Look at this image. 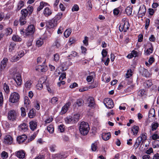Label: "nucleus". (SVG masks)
Wrapping results in <instances>:
<instances>
[{
  "label": "nucleus",
  "mask_w": 159,
  "mask_h": 159,
  "mask_svg": "<svg viewBox=\"0 0 159 159\" xmlns=\"http://www.w3.org/2000/svg\"><path fill=\"white\" fill-rule=\"evenodd\" d=\"M35 27L34 25H31L28 26L25 30V36L33 34L35 31Z\"/></svg>",
  "instance_id": "nucleus-5"
},
{
  "label": "nucleus",
  "mask_w": 159,
  "mask_h": 159,
  "mask_svg": "<svg viewBox=\"0 0 159 159\" xmlns=\"http://www.w3.org/2000/svg\"><path fill=\"white\" fill-rule=\"evenodd\" d=\"M72 123H75L78 121L80 117L79 114H74L73 116H71Z\"/></svg>",
  "instance_id": "nucleus-25"
},
{
  "label": "nucleus",
  "mask_w": 159,
  "mask_h": 159,
  "mask_svg": "<svg viewBox=\"0 0 159 159\" xmlns=\"http://www.w3.org/2000/svg\"><path fill=\"white\" fill-rule=\"evenodd\" d=\"M13 79L15 81L18 86H20L22 83L21 76L19 73H15L13 76Z\"/></svg>",
  "instance_id": "nucleus-7"
},
{
  "label": "nucleus",
  "mask_w": 159,
  "mask_h": 159,
  "mask_svg": "<svg viewBox=\"0 0 159 159\" xmlns=\"http://www.w3.org/2000/svg\"><path fill=\"white\" fill-rule=\"evenodd\" d=\"M54 45L58 48L61 46L59 40L57 39L55 40L54 43Z\"/></svg>",
  "instance_id": "nucleus-60"
},
{
  "label": "nucleus",
  "mask_w": 159,
  "mask_h": 159,
  "mask_svg": "<svg viewBox=\"0 0 159 159\" xmlns=\"http://www.w3.org/2000/svg\"><path fill=\"white\" fill-rule=\"evenodd\" d=\"M93 75H89L87 76L86 80L88 82H91L93 79Z\"/></svg>",
  "instance_id": "nucleus-64"
},
{
  "label": "nucleus",
  "mask_w": 159,
  "mask_h": 159,
  "mask_svg": "<svg viewBox=\"0 0 159 159\" xmlns=\"http://www.w3.org/2000/svg\"><path fill=\"white\" fill-rule=\"evenodd\" d=\"M43 43V39L40 38L37 40L36 42V45L38 47L41 46Z\"/></svg>",
  "instance_id": "nucleus-34"
},
{
  "label": "nucleus",
  "mask_w": 159,
  "mask_h": 159,
  "mask_svg": "<svg viewBox=\"0 0 159 159\" xmlns=\"http://www.w3.org/2000/svg\"><path fill=\"white\" fill-rule=\"evenodd\" d=\"M37 132H34L32 135L28 139V142H31L33 140H34L35 137H36L37 134Z\"/></svg>",
  "instance_id": "nucleus-39"
},
{
  "label": "nucleus",
  "mask_w": 159,
  "mask_h": 159,
  "mask_svg": "<svg viewBox=\"0 0 159 159\" xmlns=\"http://www.w3.org/2000/svg\"><path fill=\"white\" fill-rule=\"evenodd\" d=\"M47 129L50 133H53L54 130L53 125H50L48 126L47 127Z\"/></svg>",
  "instance_id": "nucleus-40"
},
{
  "label": "nucleus",
  "mask_w": 159,
  "mask_h": 159,
  "mask_svg": "<svg viewBox=\"0 0 159 159\" xmlns=\"http://www.w3.org/2000/svg\"><path fill=\"white\" fill-rule=\"evenodd\" d=\"M18 116V113L15 110H10L8 112L7 118L11 121H14L16 120Z\"/></svg>",
  "instance_id": "nucleus-3"
},
{
  "label": "nucleus",
  "mask_w": 159,
  "mask_h": 159,
  "mask_svg": "<svg viewBox=\"0 0 159 159\" xmlns=\"http://www.w3.org/2000/svg\"><path fill=\"white\" fill-rule=\"evenodd\" d=\"M30 103V102L28 98L27 97H25L24 98V103L26 105V107H27V106L29 105Z\"/></svg>",
  "instance_id": "nucleus-47"
},
{
  "label": "nucleus",
  "mask_w": 159,
  "mask_h": 159,
  "mask_svg": "<svg viewBox=\"0 0 159 159\" xmlns=\"http://www.w3.org/2000/svg\"><path fill=\"white\" fill-rule=\"evenodd\" d=\"M19 94L16 92H14L11 94L9 98V102L12 103H15L18 102L20 99Z\"/></svg>",
  "instance_id": "nucleus-4"
},
{
  "label": "nucleus",
  "mask_w": 159,
  "mask_h": 159,
  "mask_svg": "<svg viewBox=\"0 0 159 159\" xmlns=\"http://www.w3.org/2000/svg\"><path fill=\"white\" fill-rule=\"evenodd\" d=\"M27 136L25 134L20 135L17 137L16 140L18 143L20 144L23 143L27 139Z\"/></svg>",
  "instance_id": "nucleus-11"
},
{
  "label": "nucleus",
  "mask_w": 159,
  "mask_h": 159,
  "mask_svg": "<svg viewBox=\"0 0 159 159\" xmlns=\"http://www.w3.org/2000/svg\"><path fill=\"white\" fill-rule=\"evenodd\" d=\"M129 25L128 20L126 18H124L122 20V22L120 24L119 27V30L120 32H126L129 29Z\"/></svg>",
  "instance_id": "nucleus-2"
},
{
  "label": "nucleus",
  "mask_w": 159,
  "mask_h": 159,
  "mask_svg": "<svg viewBox=\"0 0 159 159\" xmlns=\"http://www.w3.org/2000/svg\"><path fill=\"white\" fill-rule=\"evenodd\" d=\"M35 107L36 109L37 110H39L40 108V102L39 101L36 100L35 103Z\"/></svg>",
  "instance_id": "nucleus-59"
},
{
  "label": "nucleus",
  "mask_w": 159,
  "mask_h": 159,
  "mask_svg": "<svg viewBox=\"0 0 159 159\" xmlns=\"http://www.w3.org/2000/svg\"><path fill=\"white\" fill-rule=\"evenodd\" d=\"M60 58L59 55L58 54L56 53L54 55V61H58Z\"/></svg>",
  "instance_id": "nucleus-57"
},
{
  "label": "nucleus",
  "mask_w": 159,
  "mask_h": 159,
  "mask_svg": "<svg viewBox=\"0 0 159 159\" xmlns=\"http://www.w3.org/2000/svg\"><path fill=\"white\" fill-rule=\"evenodd\" d=\"M111 137V134L110 132L107 133H103L102 134V139L105 141L109 139Z\"/></svg>",
  "instance_id": "nucleus-22"
},
{
  "label": "nucleus",
  "mask_w": 159,
  "mask_h": 159,
  "mask_svg": "<svg viewBox=\"0 0 159 159\" xmlns=\"http://www.w3.org/2000/svg\"><path fill=\"white\" fill-rule=\"evenodd\" d=\"M147 134L146 133H144V134H142L140 135L139 137H141L142 140V143L144 142L147 139Z\"/></svg>",
  "instance_id": "nucleus-55"
},
{
  "label": "nucleus",
  "mask_w": 159,
  "mask_h": 159,
  "mask_svg": "<svg viewBox=\"0 0 159 159\" xmlns=\"http://www.w3.org/2000/svg\"><path fill=\"white\" fill-rule=\"evenodd\" d=\"M20 110L21 116L23 117H25L26 115L25 109L23 107H21L20 108Z\"/></svg>",
  "instance_id": "nucleus-53"
},
{
  "label": "nucleus",
  "mask_w": 159,
  "mask_h": 159,
  "mask_svg": "<svg viewBox=\"0 0 159 159\" xmlns=\"http://www.w3.org/2000/svg\"><path fill=\"white\" fill-rule=\"evenodd\" d=\"M150 22V20L149 19H146L145 20V28L146 29H147L148 28Z\"/></svg>",
  "instance_id": "nucleus-58"
},
{
  "label": "nucleus",
  "mask_w": 159,
  "mask_h": 159,
  "mask_svg": "<svg viewBox=\"0 0 159 159\" xmlns=\"http://www.w3.org/2000/svg\"><path fill=\"white\" fill-rule=\"evenodd\" d=\"M140 72L143 76L146 77H148L151 76V74L148 70L144 68H141L140 70Z\"/></svg>",
  "instance_id": "nucleus-14"
},
{
  "label": "nucleus",
  "mask_w": 159,
  "mask_h": 159,
  "mask_svg": "<svg viewBox=\"0 0 159 159\" xmlns=\"http://www.w3.org/2000/svg\"><path fill=\"white\" fill-rule=\"evenodd\" d=\"M139 129V127L138 126L134 125L132 128V131L133 133V134L134 135L137 134Z\"/></svg>",
  "instance_id": "nucleus-30"
},
{
  "label": "nucleus",
  "mask_w": 159,
  "mask_h": 159,
  "mask_svg": "<svg viewBox=\"0 0 159 159\" xmlns=\"http://www.w3.org/2000/svg\"><path fill=\"white\" fill-rule=\"evenodd\" d=\"M12 32V29L10 28H7L6 30V33L7 35H9L11 34Z\"/></svg>",
  "instance_id": "nucleus-62"
},
{
  "label": "nucleus",
  "mask_w": 159,
  "mask_h": 159,
  "mask_svg": "<svg viewBox=\"0 0 159 159\" xmlns=\"http://www.w3.org/2000/svg\"><path fill=\"white\" fill-rule=\"evenodd\" d=\"M71 32V30L70 29H67L64 32V36L66 38H68L70 35Z\"/></svg>",
  "instance_id": "nucleus-32"
},
{
  "label": "nucleus",
  "mask_w": 159,
  "mask_h": 159,
  "mask_svg": "<svg viewBox=\"0 0 159 159\" xmlns=\"http://www.w3.org/2000/svg\"><path fill=\"white\" fill-rule=\"evenodd\" d=\"M132 71L131 70L129 69L127 71V73L126 74V77L127 78H129L132 75Z\"/></svg>",
  "instance_id": "nucleus-48"
},
{
  "label": "nucleus",
  "mask_w": 159,
  "mask_h": 159,
  "mask_svg": "<svg viewBox=\"0 0 159 159\" xmlns=\"http://www.w3.org/2000/svg\"><path fill=\"white\" fill-rule=\"evenodd\" d=\"M2 157L4 159H6L8 157V154L7 152L5 151H3L1 154Z\"/></svg>",
  "instance_id": "nucleus-54"
},
{
  "label": "nucleus",
  "mask_w": 159,
  "mask_h": 159,
  "mask_svg": "<svg viewBox=\"0 0 159 159\" xmlns=\"http://www.w3.org/2000/svg\"><path fill=\"white\" fill-rule=\"evenodd\" d=\"M45 61L43 62L42 65H38L36 67L35 70L36 71H38L39 72H44L45 71L46 69L44 68L43 65L44 64Z\"/></svg>",
  "instance_id": "nucleus-20"
},
{
  "label": "nucleus",
  "mask_w": 159,
  "mask_h": 159,
  "mask_svg": "<svg viewBox=\"0 0 159 159\" xmlns=\"http://www.w3.org/2000/svg\"><path fill=\"white\" fill-rule=\"evenodd\" d=\"M71 105L70 102H68L62 108L61 113L62 114L65 113L68 111V108Z\"/></svg>",
  "instance_id": "nucleus-17"
},
{
  "label": "nucleus",
  "mask_w": 159,
  "mask_h": 159,
  "mask_svg": "<svg viewBox=\"0 0 159 159\" xmlns=\"http://www.w3.org/2000/svg\"><path fill=\"white\" fill-rule=\"evenodd\" d=\"M87 102L88 106L91 108L93 107L95 104L94 98L92 97H89L88 98Z\"/></svg>",
  "instance_id": "nucleus-15"
},
{
  "label": "nucleus",
  "mask_w": 159,
  "mask_h": 159,
  "mask_svg": "<svg viewBox=\"0 0 159 159\" xmlns=\"http://www.w3.org/2000/svg\"><path fill=\"white\" fill-rule=\"evenodd\" d=\"M142 140L141 137H139L137 139L134 145V147L137 149L139 146Z\"/></svg>",
  "instance_id": "nucleus-28"
},
{
  "label": "nucleus",
  "mask_w": 159,
  "mask_h": 159,
  "mask_svg": "<svg viewBox=\"0 0 159 159\" xmlns=\"http://www.w3.org/2000/svg\"><path fill=\"white\" fill-rule=\"evenodd\" d=\"M46 77H42L40 78L39 81V82L40 83L43 84L45 83Z\"/></svg>",
  "instance_id": "nucleus-50"
},
{
  "label": "nucleus",
  "mask_w": 159,
  "mask_h": 159,
  "mask_svg": "<svg viewBox=\"0 0 159 159\" xmlns=\"http://www.w3.org/2000/svg\"><path fill=\"white\" fill-rule=\"evenodd\" d=\"M65 121L66 123L69 124L70 123H72V120L71 117L70 116H67L65 119Z\"/></svg>",
  "instance_id": "nucleus-44"
},
{
  "label": "nucleus",
  "mask_w": 159,
  "mask_h": 159,
  "mask_svg": "<svg viewBox=\"0 0 159 159\" xmlns=\"http://www.w3.org/2000/svg\"><path fill=\"white\" fill-rule=\"evenodd\" d=\"M98 148L97 144L96 143H94L92 144L91 149L93 151H95Z\"/></svg>",
  "instance_id": "nucleus-46"
},
{
  "label": "nucleus",
  "mask_w": 159,
  "mask_h": 159,
  "mask_svg": "<svg viewBox=\"0 0 159 159\" xmlns=\"http://www.w3.org/2000/svg\"><path fill=\"white\" fill-rule=\"evenodd\" d=\"M19 130L22 132H26L28 129V125L25 123H23L19 125Z\"/></svg>",
  "instance_id": "nucleus-16"
},
{
  "label": "nucleus",
  "mask_w": 159,
  "mask_h": 159,
  "mask_svg": "<svg viewBox=\"0 0 159 159\" xmlns=\"http://www.w3.org/2000/svg\"><path fill=\"white\" fill-rule=\"evenodd\" d=\"M30 127V129L33 131L36 128L37 122L35 121L32 120L29 122Z\"/></svg>",
  "instance_id": "nucleus-21"
},
{
  "label": "nucleus",
  "mask_w": 159,
  "mask_h": 159,
  "mask_svg": "<svg viewBox=\"0 0 159 159\" xmlns=\"http://www.w3.org/2000/svg\"><path fill=\"white\" fill-rule=\"evenodd\" d=\"M57 23L53 19L49 20L48 22V27L49 28H53L57 26Z\"/></svg>",
  "instance_id": "nucleus-19"
},
{
  "label": "nucleus",
  "mask_w": 159,
  "mask_h": 159,
  "mask_svg": "<svg viewBox=\"0 0 159 159\" xmlns=\"http://www.w3.org/2000/svg\"><path fill=\"white\" fill-rule=\"evenodd\" d=\"M31 84L30 81L28 80L25 83V86L27 89H29L31 87Z\"/></svg>",
  "instance_id": "nucleus-43"
},
{
  "label": "nucleus",
  "mask_w": 159,
  "mask_h": 159,
  "mask_svg": "<svg viewBox=\"0 0 159 159\" xmlns=\"http://www.w3.org/2000/svg\"><path fill=\"white\" fill-rule=\"evenodd\" d=\"M21 17L26 18L28 15H29V13L27 9H24L21 10Z\"/></svg>",
  "instance_id": "nucleus-27"
},
{
  "label": "nucleus",
  "mask_w": 159,
  "mask_h": 159,
  "mask_svg": "<svg viewBox=\"0 0 159 159\" xmlns=\"http://www.w3.org/2000/svg\"><path fill=\"white\" fill-rule=\"evenodd\" d=\"M13 138L10 135H6L4 138L3 143L5 144H11L13 142Z\"/></svg>",
  "instance_id": "nucleus-9"
},
{
  "label": "nucleus",
  "mask_w": 159,
  "mask_h": 159,
  "mask_svg": "<svg viewBox=\"0 0 159 159\" xmlns=\"http://www.w3.org/2000/svg\"><path fill=\"white\" fill-rule=\"evenodd\" d=\"M48 3L43 2H40L39 6L38 7L37 11H40L45 6H46Z\"/></svg>",
  "instance_id": "nucleus-29"
},
{
  "label": "nucleus",
  "mask_w": 159,
  "mask_h": 159,
  "mask_svg": "<svg viewBox=\"0 0 159 159\" xmlns=\"http://www.w3.org/2000/svg\"><path fill=\"white\" fill-rule=\"evenodd\" d=\"M20 57L17 55H15L12 57L11 58V61L14 62L18 60Z\"/></svg>",
  "instance_id": "nucleus-51"
},
{
  "label": "nucleus",
  "mask_w": 159,
  "mask_h": 159,
  "mask_svg": "<svg viewBox=\"0 0 159 159\" xmlns=\"http://www.w3.org/2000/svg\"><path fill=\"white\" fill-rule=\"evenodd\" d=\"M8 61V59L7 58H4L0 63V70L1 71L6 67Z\"/></svg>",
  "instance_id": "nucleus-10"
},
{
  "label": "nucleus",
  "mask_w": 159,
  "mask_h": 159,
  "mask_svg": "<svg viewBox=\"0 0 159 159\" xmlns=\"http://www.w3.org/2000/svg\"><path fill=\"white\" fill-rule=\"evenodd\" d=\"M17 48L16 44L14 42H11L9 46V52H15Z\"/></svg>",
  "instance_id": "nucleus-18"
},
{
  "label": "nucleus",
  "mask_w": 159,
  "mask_h": 159,
  "mask_svg": "<svg viewBox=\"0 0 159 159\" xmlns=\"http://www.w3.org/2000/svg\"><path fill=\"white\" fill-rule=\"evenodd\" d=\"M24 2L21 0H20L18 2L17 5V7L16 9V11L20 10L24 6Z\"/></svg>",
  "instance_id": "nucleus-26"
},
{
  "label": "nucleus",
  "mask_w": 159,
  "mask_h": 159,
  "mask_svg": "<svg viewBox=\"0 0 159 159\" xmlns=\"http://www.w3.org/2000/svg\"><path fill=\"white\" fill-rule=\"evenodd\" d=\"M26 9H27V10L28 11L29 15H30L33 11V7L32 6H29Z\"/></svg>",
  "instance_id": "nucleus-52"
},
{
  "label": "nucleus",
  "mask_w": 159,
  "mask_h": 159,
  "mask_svg": "<svg viewBox=\"0 0 159 159\" xmlns=\"http://www.w3.org/2000/svg\"><path fill=\"white\" fill-rule=\"evenodd\" d=\"M77 56V53L75 51L72 52V53L69 55L67 57L68 59L70 60L73 57H75Z\"/></svg>",
  "instance_id": "nucleus-36"
},
{
  "label": "nucleus",
  "mask_w": 159,
  "mask_h": 159,
  "mask_svg": "<svg viewBox=\"0 0 159 159\" xmlns=\"http://www.w3.org/2000/svg\"><path fill=\"white\" fill-rule=\"evenodd\" d=\"M58 101V98L56 97H54L51 99L50 102L52 104L56 105Z\"/></svg>",
  "instance_id": "nucleus-45"
},
{
  "label": "nucleus",
  "mask_w": 159,
  "mask_h": 159,
  "mask_svg": "<svg viewBox=\"0 0 159 159\" xmlns=\"http://www.w3.org/2000/svg\"><path fill=\"white\" fill-rule=\"evenodd\" d=\"M146 9L144 5H142L140 7L138 12L139 17H142L145 15Z\"/></svg>",
  "instance_id": "nucleus-8"
},
{
  "label": "nucleus",
  "mask_w": 159,
  "mask_h": 159,
  "mask_svg": "<svg viewBox=\"0 0 159 159\" xmlns=\"http://www.w3.org/2000/svg\"><path fill=\"white\" fill-rule=\"evenodd\" d=\"M25 18L22 17H20L19 19L20 24L21 25H23L25 24L26 21H25Z\"/></svg>",
  "instance_id": "nucleus-42"
},
{
  "label": "nucleus",
  "mask_w": 159,
  "mask_h": 159,
  "mask_svg": "<svg viewBox=\"0 0 159 159\" xmlns=\"http://www.w3.org/2000/svg\"><path fill=\"white\" fill-rule=\"evenodd\" d=\"M16 156L19 158L23 159L25 156V152L23 150H20L16 152Z\"/></svg>",
  "instance_id": "nucleus-13"
},
{
  "label": "nucleus",
  "mask_w": 159,
  "mask_h": 159,
  "mask_svg": "<svg viewBox=\"0 0 159 159\" xmlns=\"http://www.w3.org/2000/svg\"><path fill=\"white\" fill-rule=\"evenodd\" d=\"M43 13L45 17H48L52 15V10L49 7H46L43 10Z\"/></svg>",
  "instance_id": "nucleus-12"
},
{
  "label": "nucleus",
  "mask_w": 159,
  "mask_h": 159,
  "mask_svg": "<svg viewBox=\"0 0 159 159\" xmlns=\"http://www.w3.org/2000/svg\"><path fill=\"white\" fill-rule=\"evenodd\" d=\"M58 130L60 131L61 132H62L65 130L64 125H60L58 128Z\"/></svg>",
  "instance_id": "nucleus-63"
},
{
  "label": "nucleus",
  "mask_w": 159,
  "mask_h": 159,
  "mask_svg": "<svg viewBox=\"0 0 159 159\" xmlns=\"http://www.w3.org/2000/svg\"><path fill=\"white\" fill-rule=\"evenodd\" d=\"M159 126V124L157 122H153L151 125L152 130L153 131L156 130Z\"/></svg>",
  "instance_id": "nucleus-33"
},
{
  "label": "nucleus",
  "mask_w": 159,
  "mask_h": 159,
  "mask_svg": "<svg viewBox=\"0 0 159 159\" xmlns=\"http://www.w3.org/2000/svg\"><path fill=\"white\" fill-rule=\"evenodd\" d=\"M137 94L139 96H143L145 94V91L144 89L140 90L138 91Z\"/></svg>",
  "instance_id": "nucleus-41"
},
{
  "label": "nucleus",
  "mask_w": 159,
  "mask_h": 159,
  "mask_svg": "<svg viewBox=\"0 0 159 159\" xmlns=\"http://www.w3.org/2000/svg\"><path fill=\"white\" fill-rule=\"evenodd\" d=\"M103 103L106 107L109 109L112 108L114 106L113 100L109 98H105L104 100Z\"/></svg>",
  "instance_id": "nucleus-6"
},
{
  "label": "nucleus",
  "mask_w": 159,
  "mask_h": 159,
  "mask_svg": "<svg viewBox=\"0 0 159 159\" xmlns=\"http://www.w3.org/2000/svg\"><path fill=\"white\" fill-rule=\"evenodd\" d=\"M53 120V118L52 117L47 118L46 120L45 121V123L44 124V125L46 126L47 125L48 123H49L51 122Z\"/></svg>",
  "instance_id": "nucleus-49"
},
{
  "label": "nucleus",
  "mask_w": 159,
  "mask_h": 159,
  "mask_svg": "<svg viewBox=\"0 0 159 159\" xmlns=\"http://www.w3.org/2000/svg\"><path fill=\"white\" fill-rule=\"evenodd\" d=\"M63 14L61 13H58L57 15L54 17L53 19L56 21L57 23L58 20H60L62 17Z\"/></svg>",
  "instance_id": "nucleus-31"
},
{
  "label": "nucleus",
  "mask_w": 159,
  "mask_h": 159,
  "mask_svg": "<svg viewBox=\"0 0 159 159\" xmlns=\"http://www.w3.org/2000/svg\"><path fill=\"white\" fill-rule=\"evenodd\" d=\"M36 115L35 110L33 108L31 109L28 114V117L30 118H33Z\"/></svg>",
  "instance_id": "nucleus-24"
},
{
  "label": "nucleus",
  "mask_w": 159,
  "mask_h": 159,
  "mask_svg": "<svg viewBox=\"0 0 159 159\" xmlns=\"http://www.w3.org/2000/svg\"><path fill=\"white\" fill-rule=\"evenodd\" d=\"M79 10V7L78 6L77 4L75 5L72 9V11H77Z\"/></svg>",
  "instance_id": "nucleus-61"
},
{
  "label": "nucleus",
  "mask_w": 159,
  "mask_h": 159,
  "mask_svg": "<svg viewBox=\"0 0 159 159\" xmlns=\"http://www.w3.org/2000/svg\"><path fill=\"white\" fill-rule=\"evenodd\" d=\"M12 39L15 41H20L21 39L18 35H14L12 37Z\"/></svg>",
  "instance_id": "nucleus-37"
},
{
  "label": "nucleus",
  "mask_w": 159,
  "mask_h": 159,
  "mask_svg": "<svg viewBox=\"0 0 159 159\" xmlns=\"http://www.w3.org/2000/svg\"><path fill=\"white\" fill-rule=\"evenodd\" d=\"M89 130V125L87 122L82 121L79 127V130L81 134L83 135L87 134Z\"/></svg>",
  "instance_id": "nucleus-1"
},
{
  "label": "nucleus",
  "mask_w": 159,
  "mask_h": 159,
  "mask_svg": "<svg viewBox=\"0 0 159 159\" xmlns=\"http://www.w3.org/2000/svg\"><path fill=\"white\" fill-rule=\"evenodd\" d=\"M84 104V101L82 99H77L75 102L74 106H75V107H76V105H77L78 107H81L83 106Z\"/></svg>",
  "instance_id": "nucleus-23"
},
{
  "label": "nucleus",
  "mask_w": 159,
  "mask_h": 159,
  "mask_svg": "<svg viewBox=\"0 0 159 159\" xmlns=\"http://www.w3.org/2000/svg\"><path fill=\"white\" fill-rule=\"evenodd\" d=\"M3 89L6 93H8L10 92L9 86L8 84L6 83H4L3 85Z\"/></svg>",
  "instance_id": "nucleus-35"
},
{
  "label": "nucleus",
  "mask_w": 159,
  "mask_h": 159,
  "mask_svg": "<svg viewBox=\"0 0 159 159\" xmlns=\"http://www.w3.org/2000/svg\"><path fill=\"white\" fill-rule=\"evenodd\" d=\"M3 98L2 92H0V107L1 106L3 103Z\"/></svg>",
  "instance_id": "nucleus-56"
},
{
  "label": "nucleus",
  "mask_w": 159,
  "mask_h": 159,
  "mask_svg": "<svg viewBox=\"0 0 159 159\" xmlns=\"http://www.w3.org/2000/svg\"><path fill=\"white\" fill-rule=\"evenodd\" d=\"M132 8L129 7H128L125 9V11L127 15L129 16L132 14Z\"/></svg>",
  "instance_id": "nucleus-38"
}]
</instances>
